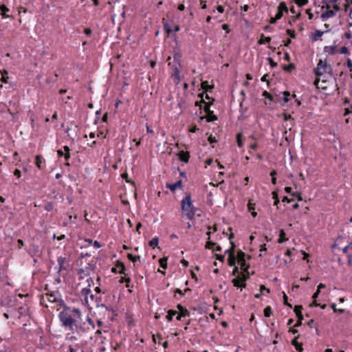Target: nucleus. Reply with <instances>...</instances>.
<instances>
[{
  "instance_id": "42",
  "label": "nucleus",
  "mask_w": 352,
  "mask_h": 352,
  "mask_svg": "<svg viewBox=\"0 0 352 352\" xmlns=\"http://www.w3.org/2000/svg\"><path fill=\"white\" fill-rule=\"evenodd\" d=\"M283 300H284V304L287 305V306H289V307H292L291 305H289L288 302H287V295L285 294V292H283Z\"/></svg>"
},
{
  "instance_id": "63",
  "label": "nucleus",
  "mask_w": 352,
  "mask_h": 352,
  "mask_svg": "<svg viewBox=\"0 0 352 352\" xmlns=\"http://www.w3.org/2000/svg\"><path fill=\"white\" fill-rule=\"evenodd\" d=\"M285 190L286 192L290 193L291 191H292V188L291 187H285Z\"/></svg>"
},
{
  "instance_id": "11",
  "label": "nucleus",
  "mask_w": 352,
  "mask_h": 352,
  "mask_svg": "<svg viewBox=\"0 0 352 352\" xmlns=\"http://www.w3.org/2000/svg\"><path fill=\"white\" fill-rule=\"evenodd\" d=\"M112 271L118 272L119 274H124V271H125L124 265L122 263H118L116 265V267L113 268Z\"/></svg>"
},
{
  "instance_id": "36",
  "label": "nucleus",
  "mask_w": 352,
  "mask_h": 352,
  "mask_svg": "<svg viewBox=\"0 0 352 352\" xmlns=\"http://www.w3.org/2000/svg\"><path fill=\"white\" fill-rule=\"evenodd\" d=\"M335 50L334 47H325L324 52L327 53H333Z\"/></svg>"
},
{
  "instance_id": "48",
  "label": "nucleus",
  "mask_w": 352,
  "mask_h": 352,
  "mask_svg": "<svg viewBox=\"0 0 352 352\" xmlns=\"http://www.w3.org/2000/svg\"><path fill=\"white\" fill-rule=\"evenodd\" d=\"M267 77H268V74H265L264 76H262V78L261 79V81H263V82H268Z\"/></svg>"
},
{
  "instance_id": "10",
  "label": "nucleus",
  "mask_w": 352,
  "mask_h": 352,
  "mask_svg": "<svg viewBox=\"0 0 352 352\" xmlns=\"http://www.w3.org/2000/svg\"><path fill=\"white\" fill-rule=\"evenodd\" d=\"M167 187L171 190L175 191L177 188H182V180H179L174 184H167Z\"/></svg>"
},
{
  "instance_id": "33",
  "label": "nucleus",
  "mask_w": 352,
  "mask_h": 352,
  "mask_svg": "<svg viewBox=\"0 0 352 352\" xmlns=\"http://www.w3.org/2000/svg\"><path fill=\"white\" fill-rule=\"evenodd\" d=\"M214 245H215V243H214L211 242V241H208V242H207V243H206V248H208V249H212V250H213V249H214Z\"/></svg>"
},
{
  "instance_id": "52",
  "label": "nucleus",
  "mask_w": 352,
  "mask_h": 352,
  "mask_svg": "<svg viewBox=\"0 0 352 352\" xmlns=\"http://www.w3.org/2000/svg\"><path fill=\"white\" fill-rule=\"evenodd\" d=\"M221 250V247L219 245L215 244L213 251H220Z\"/></svg>"
},
{
  "instance_id": "23",
  "label": "nucleus",
  "mask_w": 352,
  "mask_h": 352,
  "mask_svg": "<svg viewBox=\"0 0 352 352\" xmlns=\"http://www.w3.org/2000/svg\"><path fill=\"white\" fill-rule=\"evenodd\" d=\"M271 41V38L270 36L265 37L264 38H261L258 41V43L260 45L270 43Z\"/></svg>"
},
{
  "instance_id": "30",
  "label": "nucleus",
  "mask_w": 352,
  "mask_h": 352,
  "mask_svg": "<svg viewBox=\"0 0 352 352\" xmlns=\"http://www.w3.org/2000/svg\"><path fill=\"white\" fill-rule=\"evenodd\" d=\"M130 281H131V279L129 277H122L121 278V280H120L121 283H126V287H129V283H130Z\"/></svg>"
},
{
  "instance_id": "22",
  "label": "nucleus",
  "mask_w": 352,
  "mask_h": 352,
  "mask_svg": "<svg viewBox=\"0 0 352 352\" xmlns=\"http://www.w3.org/2000/svg\"><path fill=\"white\" fill-rule=\"evenodd\" d=\"M0 11L1 12V15L3 18L6 17V13L9 11L8 8L5 6H1L0 7Z\"/></svg>"
},
{
  "instance_id": "12",
  "label": "nucleus",
  "mask_w": 352,
  "mask_h": 352,
  "mask_svg": "<svg viewBox=\"0 0 352 352\" xmlns=\"http://www.w3.org/2000/svg\"><path fill=\"white\" fill-rule=\"evenodd\" d=\"M179 158L181 161L187 162L188 161L189 154L188 153L182 151L179 153Z\"/></svg>"
},
{
  "instance_id": "37",
  "label": "nucleus",
  "mask_w": 352,
  "mask_h": 352,
  "mask_svg": "<svg viewBox=\"0 0 352 352\" xmlns=\"http://www.w3.org/2000/svg\"><path fill=\"white\" fill-rule=\"evenodd\" d=\"M174 76H175V78L177 80V82H179V81L180 80V76L179 75V71L177 69H175Z\"/></svg>"
},
{
  "instance_id": "2",
  "label": "nucleus",
  "mask_w": 352,
  "mask_h": 352,
  "mask_svg": "<svg viewBox=\"0 0 352 352\" xmlns=\"http://www.w3.org/2000/svg\"><path fill=\"white\" fill-rule=\"evenodd\" d=\"M183 215L192 220L195 216L197 208L194 206L190 195H186L181 201Z\"/></svg>"
},
{
  "instance_id": "31",
  "label": "nucleus",
  "mask_w": 352,
  "mask_h": 352,
  "mask_svg": "<svg viewBox=\"0 0 352 352\" xmlns=\"http://www.w3.org/2000/svg\"><path fill=\"white\" fill-rule=\"evenodd\" d=\"M292 344H293V345L295 346L296 349L298 351V352L302 351V347L298 344V343L296 342V340H294L292 341Z\"/></svg>"
},
{
  "instance_id": "34",
  "label": "nucleus",
  "mask_w": 352,
  "mask_h": 352,
  "mask_svg": "<svg viewBox=\"0 0 352 352\" xmlns=\"http://www.w3.org/2000/svg\"><path fill=\"white\" fill-rule=\"evenodd\" d=\"M237 144L239 147H242L243 146V142L241 140V135L239 133L237 135Z\"/></svg>"
},
{
  "instance_id": "19",
  "label": "nucleus",
  "mask_w": 352,
  "mask_h": 352,
  "mask_svg": "<svg viewBox=\"0 0 352 352\" xmlns=\"http://www.w3.org/2000/svg\"><path fill=\"white\" fill-rule=\"evenodd\" d=\"M283 99L285 102H287L289 100L290 93L288 91H285L282 93Z\"/></svg>"
},
{
  "instance_id": "56",
  "label": "nucleus",
  "mask_w": 352,
  "mask_h": 352,
  "mask_svg": "<svg viewBox=\"0 0 352 352\" xmlns=\"http://www.w3.org/2000/svg\"><path fill=\"white\" fill-rule=\"evenodd\" d=\"M182 264L185 266V267H187L188 265V262L184 259H183L182 261H181Z\"/></svg>"
},
{
  "instance_id": "44",
  "label": "nucleus",
  "mask_w": 352,
  "mask_h": 352,
  "mask_svg": "<svg viewBox=\"0 0 352 352\" xmlns=\"http://www.w3.org/2000/svg\"><path fill=\"white\" fill-rule=\"evenodd\" d=\"M201 85H202V87H203L204 89H208V88L211 89V88H212V87H210L208 85V82H206V81H205V82H203L201 83Z\"/></svg>"
},
{
  "instance_id": "53",
  "label": "nucleus",
  "mask_w": 352,
  "mask_h": 352,
  "mask_svg": "<svg viewBox=\"0 0 352 352\" xmlns=\"http://www.w3.org/2000/svg\"><path fill=\"white\" fill-rule=\"evenodd\" d=\"M198 130L197 127L196 126H192L190 129V131L191 133H195Z\"/></svg>"
},
{
  "instance_id": "8",
  "label": "nucleus",
  "mask_w": 352,
  "mask_h": 352,
  "mask_svg": "<svg viewBox=\"0 0 352 352\" xmlns=\"http://www.w3.org/2000/svg\"><path fill=\"white\" fill-rule=\"evenodd\" d=\"M80 319H78V322L74 324V326L80 331L86 332L90 330V327L85 322H81Z\"/></svg>"
},
{
  "instance_id": "54",
  "label": "nucleus",
  "mask_w": 352,
  "mask_h": 352,
  "mask_svg": "<svg viewBox=\"0 0 352 352\" xmlns=\"http://www.w3.org/2000/svg\"><path fill=\"white\" fill-rule=\"evenodd\" d=\"M217 10H218L219 12L222 13V12H223V11H224V8H223V7L222 6H219L217 7Z\"/></svg>"
},
{
  "instance_id": "28",
  "label": "nucleus",
  "mask_w": 352,
  "mask_h": 352,
  "mask_svg": "<svg viewBox=\"0 0 352 352\" xmlns=\"http://www.w3.org/2000/svg\"><path fill=\"white\" fill-rule=\"evenodd\" d=\"M301 309H302L301 306H296L294 307V311L296 313V315H297L298 318H300V316H302L301 315V311H300Z\"/></svg>"
},
{
  "instance_id": "15",
  "label": "nucleus",
  "mask_w": 352,
  "mask_h": 352,
  "mask_svg": "<svg viewBox=\"0 0 352 352\" xmlns=\"http://www.w3.org/2000/svg\"><path fill=\"white\" fill-rule=\"evenodd\" d=\"M278 10L283 13V12H287L288 11V9L286 3L283 1L280 2L278 6Z\"/></svg>"
},
{
  "instance_id": "50",
  "label": "nucleus",
  "mask_w": 352,
  "mask_h": 352,
  "mask_svg": "<svg viewBox=\"0 0 352 352\" xmlns=\"http://www.w3.org/2000/svg\"><path fill=\"white\" fill-rule=\"evenodd\" d=\"M325 287V285L323 284V283H320L318 285V289L317 290H318L319 292H320V289H323Z\"/></svg>"
},
{
  "instance_id": "39",
  "label": "nucleus",
  "mask_w": 352,
  "mask_h": 352,
  "mask_svg": "<svg viewBox=\"0 0 352 352\" xmlns=\"http://www.w3.org/2000/svg\"><path fill=\"white\" fill-rule=\"evenodd\" d=\"M283 13L278 11V12L276 13V14L275 15V20H279L281 19V17L283 16Z\"/></svg>"
},
{
  "instance_id": "51",
  "label": "nucleus",
  "mask_w": 352,
  "mask_h": 352,
  "mask_svg": "<svg viewBox=\"0 0 352 352\" xmlns=\"http://www.w3.org/2000/svg\"><path fill=\"white\" fill-rule=\"evenodd\" d=\"M94 246L96 248H100L101 247V245L98 241H95L94 243Z\"/></svg>"
},
{
  "instance_id": "21",
  "label": "nucleus",
  "mask_w": 352,
  "mask_h": 352,
  "mask_svg": "<svg viewBox=\"0 0 352 352\" xmlns=\"http://www.w3.org/2000/svg\"><path fill=\"white\" fill-rule=\"evenodd\" d=\"M272 314V309L270 306H267L264 309V316L267 318L270 317Z\"/></svg>"
},
{
  "instance_id": "7",
  "label": "nucleus",
  "mask_w": 352,
  "mask_h": 352,
  "mask_svg": "<svg viewBox=\"0 0 352 352\" xmlns=\"http://www.w3.org/2000/svg\"><path fill=\"white\" fill-rule=\"evenodd\" d=\"M58 272L60 273L63 270H66L67 269V265L66 263V258L63 256H59L58 258Z\"/></svg>"
},
{
  "instance_id": "32",
  "label": "nucleus",
  "mask_w": 352,
  "mask_h": 352,
  "mask_svg": "<svg viewBox=\"0 0 352 352\" xmlns=\"http://www.w3.org/2000/svg\"><path fill=\"white\" fill-rule=\"evenodd\" d=\"M164 30H166V32L167 33H170L171 32H173V30L171 29L170 26L169 25L168 23H164Z\"/></svg>"
},
{
  "instance_id": "29",
  "label": "nucleus",
  "mask_w": 352,
  "mask_h": 352,
  "mask_svg": "<svg viewBox=\"0 0 352 352\" xmlns=\"http://www.w3.org/2000/svg\"><path fill=\"white\" fill-rule=\"evenodd\" d=\"M86 320L87 322V324L89 325L90 329H94L95 328V326H94L93 320L89 317H87Z\"/></svg>"
},
{
  "instance_id": "40",
  "label": "nucleus",
  "mask_w": 352,
  "mask_h": 352,
  "mask_svg": "<svg viewBox=\"0 0 352 352\" xmlns=\"http://www.w3.org/2000/svg\"><path fill=\"white\" fill-rule=\"evenodd\" d=\"M69 352H82V351L79 349V348H73V347H69Z\"/></svg>"
},
{
  "instance_id": "5",
  "label": "nucleus",
  "mask_w": 352,
  "mask_h": 352,
  "mask_svg": "<svg viewBox=\"0 0 352 352\" xmlns=\"http://www.w3.org/2000/svg\"><path fill=\"white\" fill-rule=\"evenodd\" d=\"M232 243V247L230 249L227 250L226 251V252H228V254H229L228 259V265L230 266H234L236 264V257L234 254V245L233 243Z\"/></svg>"
},
{
  "instance_id": "41",
  "label": "nucleus",
  "mask_w": 352,
  "mask_h": 352,
  "mask_svg": "<svg viewBox=\"0 0 352 352\" xmlns=\"http://www.w3.org/2000/svg\"><path fill=\"white\" fill-rule=\"evenodd\" d=\"M287 34L289 36H290L292 38H294L295 37V32L294 30H287Z\"/></svg>"
},
{
  "instance_id": "49",
  "label": "nucleus",
  "mask_w": 352,
  "mask_h": 352,
  "mask_svg": "<svg viewBox=\"0 0 352 352\" xmlns=\"http://www.w3.org/2000/svg\"><path fill=\"white\" fill-rule=\"evenodd\" d=\"M14 174L15 176L18 177H21V172L18 169H16L14 172Z\"/></svg>"
},
{
  "instance_id": "55",
  "label": "nucleus",
  "mask_w": 352,
  "mask_h": 352,
  "mask_svg": "<svg viewBox=\"0 0 352 352\" xmlns=\"http://www.w3.org/2000/svg\"><path fill=\"white\" fill-rule=\"evenodd\" d=\"M302 320V316H300V318H298V322L295 324V327H298L299 325L301 324V321Z\"/></svg>"
},
{
  "instance_id": "60",
  "label": "nucleus",
  "mask_w": 352,
  "mask_h": 352,
  "mask_svg": "<svg viewBox=\"0 0 352 352\" xmlns=\"http://www.w3.org/2000/svg\"><path fill=\"white\" fill-rule=\"evenodd\" d=\"M272 196H273V199H278V193H277V192H276V191H274V192H272Z\"/></svg>"
},
{
  "instance_id": "9",
  "label": "nucleus",
  "mask_w": 352,
  "mask_h": 352,
  "mask_svg": "<svg viewBox=\"0 0 352 352\" xmlns=\"http://www.w3.org/2000/svg\"><path fill=\"white\" fill-rule=\"evenodd\" d=\"M64 151H65V153L62 150H58L57 151L58 155L59 157L64 156L66 161H67L70 157V153H69V148L67 146H64Z\"/></svg>"
},
{
  "instance_id": "61",
  "label": "nucleus",
  "mask_w": 352,
  "mask_h": 352,
  "mask_svg": "<svg viewBox=\"0 0 352 352\" xmlns=\"http://www.w3.org/2000/svg\"><path fill=\"white\" fill-rule=\"evenodd\" d=\"M208 140L210 143L216 142L215 138H213L212 136L209 137Z\"/></svg>"
},
{
  "instance_id": "35",
  "label": "nucleus",
  "mask_w": 352,
  "mask_h": 352,
  "mask_svg": "<svg viewBox=\"0 0 352 352\" xmlns=\"http://www.w3.org/2000/svg\"><path fill=\"white\" fill-rule=\"evenodd\" d=\"M217 120V117L214 115L209 114L207 117L208 122H212Z\"/></svg>"
},
{
  "instance_id": "59",
  "label": "nucleus",
  "mask_w": 352,
  "mask_h": 352,
  "mask_svg": "<svg viewBox=\"0 0 352 352\" xmlns=\"http://www.w3.org/2000/svg\"><path fill=\"white\" fill-rule=\"evenodd\" d=\"M237 273H238V267L235 266L233 270V272H232V275L236 276Z\"/></svg>"
},
{
  "instance_id": "14",
  "label": "nucleus",
  "mask_w": 352,
  "mask_h": 352,
  "mask_svg": "<svg viewBox=\"0 0 352 352\" xmlns=\"http://www.w3.org/2000/svg\"><path fill=\"white\" fill-rule=\"evenodd\" d=\"M287 240V239L285 237V232H284L283 230H280V234H279V237L278 239V243H282L286 241Z\"/></svg>"
},
{
  "instance_id": "46",
  "label": "nucleus",
  "mask_w": 352,
  "mask_h": 352,
  "mask_svg": "<svg viewBox=\"0 0 352 352\" xmlns=\"http://www.w3.org/2000/svg\"><path fill=\"white\" fill-rule=\"evenodd\" d=\"M263 290H266L267 292L270 293V289H269L266 288L264 285H261L260 286V291H261V292L263 293Z\"/></svg>"
},
{
  "instance_id": "3",
  "label": "nucleus",
  "mask_w": 352,
  "mask_h": 352,
  "mask_svg": "<svg viewBox=\"0 0 352 352\" xmlns=\"http://www.w3.org/2000/svg\"><path fill=\"white\" fill-rule=\"evenodd\" d=\"M330 71L331 69L327 66L326 62L322 60H320L316 68L315 69V74L317 78L314 80V85L317 86L320 81V77Z\"/></svg>"
},
{
  "instance_id": "4",
  "label": "nucleus",
  "mask_w": 352,
  "mask_h": 352,
  "mask_svg": "<svg viewBox=\"0 0 352 352\" xmlns=\"http://www.w3.org/2000/svg\"><path fill=\"white\" fill-rule=\"evenodd\" d=\"M248 278V275H246L244 272L241 273L232 280L234 286L237 287H245V283L244 282Z\"/></svg>"
},
{
  "instance_id": "58",
  "label": "nucleus",
  "mask_w": 352,
  "mask_h": 352,
  "mask_svg": "<svg viewBox=\"0 0 352 352\" xmlns=\"http://www.w3.org/2000/svg\"><path fill=\"white\" fill-rule=\"evenodd\" d=\"M84 32H85V33L86 34H87V35H89V34H91V29H89V28H86V29H85V31H84Z\"/></svg>"
},
{
  "instance_id": "17",
  "label": "nucleus",
  "mask_w": 352,
  "mask_h": 352,
  "mask_svg": "<svg viewBox=\"0 0 352 352\" xmlns=\"http://www.w3.org/2000/svg\"><path fill=\"white\" fill-rule=\"evenodd\" d=\"M245 254L244 252H243L242 251L238 252V253H237L238 263H241L243 261L245 260Z\"/></svg>"
},
{
  "instance_id": "47",
  "label": "nucleus",
  "mask_w": 352,
  "mask_h": 352,
  "mask_svg": "<svg viewBox=\"0 0 352 352\" xmlns=\"http://www.w3.org/2000/svg\"><path fill=\"white\" fill-rule=\"evenodd\" d=\"M306 13L308 14V16H309V19H313L314 15H313V14L311 12L310 10H306Z\"/></svg>"
},
{
  "instance_id": "62",
  "label": "nucleus",
  "mask_w": 352,
  "mask_h": 352,
  "mask_svg": "<svg viewBox=\"0 0 352 352\" xmlns=\"http://www.w3.org/2000/svg\"><path fill=\"white\" fill-rule=\"evenodd\" d=\"M178 9L181 11H183L185 9V6L184 4H180L178 6Z\"/></svg>"
},
{
  "instance_id": "26",
  "label": "nucleus",
  "mask_w": 352,
  "mask_h": 352,
  "mask_svg": "<svg viewBox=\"0 0 352 352\" xmlns=\"http://www.w3.org/2000/svg\"><path fill=\"white\" fill-rule=\"evenodd\" d=\"M320 292H319L318 290H317V291L316 292V293H314V295H313V296H312V298H313V299H314V302H313V305H314V306H316V307L319 306V304H318V303L316 302V298L318 297V294H320Z\"/></svg>"
},
{
  "instance_id": "57",
  "label": "nucleus",
  "mask_w": 352,
  "mask_h": 352,
  "mask_svg": "<svg viewBox=\"0 0 352 352\" xmlns=\"http://www.w3.org/2000/svg\"><path fill=\"white\" fill-rule=\"evenodd\" d=\"M257 147V145L256 143H254L250 146V148L252 150H255Z\"/></svg>"
},
{
  "instance_id": "6",
  "label": "nucleus",
  "mask_w": 352,
  "mask_h": 352,
  "mask_svg": "<svg viewBox=\"0 0 352 352\" xmlns=\"http://www.w3.org/2000/svg\"><path fill=\"white\" fill-rule=\"evenodd\" d=\"M47 301L52 303H56L57 305H64L59 296L56 294H51L47 295Z\"/></svg>"
},
{
  "instance_id": "38",
  "label": "nucleus",
  "mask_w": 352,
  "mask_h": 352,
  "mask_svg": "<svg viewBox=\"0 0 352 352\" xmlns=\"http://www.w3.org/2000/svg\"><path fill=\"white\" fill-rule=\"evenodd\" d=\"M5 74H8V72L6 71H4L3 74H2L1 81L5 82V83H7L8 82V80H7L8 77H6Z\"/></svg>"
},
{
  "instance_id": "64",
  "label": "nucleus",
  "mask_w": 352,
  "mask_h": 352,
  "mask_svg": "<svg viewBox=\"0 0 352 352\" xmlns=\"http://www.w3.org/2000/svg\"><path fill=\"white\" fill-rule=\"evenodd\" d=\"M347 66L349 68L352 67V61L350 59L347 60Z\"/></svg>"
},
{
  "instance_id": "43",
  "label": "nucleus",
  "mask_w": 352,
  "mask_h": 352,
  "mask_svg": "<svg viewBox=\"0 0 352 352\" xmlns=\"http://www.w3.org/2000/svg\"><path fill=\"white\" fill-rule=\"evenodd\" d=\"M248 210L250 211L254 210L255 209V205L251 202L248 203Z\"/></svg>"
},
{
  "instance_id": "27",
  "label": "nucleus",
  "mask_w": 352,
  "mask_h": 352,
  "mask_svg": "<svg viewBox=\"0 0 352 352\" xmlns=\"http://www.w3.org/2000/svg\"><path fill=\"white\" fill-rule=\"evenodd\" d=\"M241 266V269L244 271V272L248 270V266L246 265L245 260L243 261L241 263H238Z\"/></svg>"
},
{
  "instance_id": "25",
  "label": "nucleus",
  "mask_w": 352,
  "mask_h": 352,
  "mask_svg": "<svg viewBox=\"0 0 352 352\" xmlns=\"http://www.w3.org/2000/svg\"><path fill=\"white\" fill-rule=\"evenodd\" d=\"M298 6H303L308 3V0H294Z\"/></svg>"
},
{
  "instance_id": "16",
  "label": "nucleus",
  "mask_w": 352,
  "mask_h": 352,
  "mask_svg": "<svg viewBox=\"0 0 352 352\" xmlns=\"http://www.w3.org/2000/svg\"><path fill=\"white\" fill-rule=\"evenodd\" d=\"M167 257H164L159 260L160 267L163 269H166L167 267Z\"/></svg>"
},
{
  "instance_id": "24",
  "label": "nucleus",
  "mask_w": 352,
  "mask_h": 352,
  "mask_svg": "<svg viewBox=\"0 0 352 352\" xmlns=\"http://www.w3.org/2000/svg\"><path fill=\"white\" fill-rule=\"evenodd\" d=\"M127 257L133 263H135L137 260H139L140 258L139 256H133L131 254H128Z\"/></svg>"
},
{
  "instance_id": "13",
  "label": "nucleus",
  "mask_w": 352,
  "mask_h": 352,
  "mask_svg": "<svg viewBox=\"0 0 352 352\" xmlns=\"http://www.w3.org/2000/svg\"><path fill=\"white\" fill-rule=\"evenodd\" d=\"M45 160L43 159V157L40 155H37L36 157V164L38 168H42V164H44Z\"/></svg>"
},
{
  "instance_id": "45",
  "label": "nucleus",
  "mask_w": 352,
  "mask_h": 352,
  "mask_svg": "<svg viewBox=\"0 0 352 352\" xmlns=\"http://www.w3.org/2000/svg\"><path fill=\"white\" fill-rule=\"evenodd\" d=\"M263 96H266L267 98L272 100V96L271 94H270L267 91H265L263 92Z\"/></svg>"
},
{
  "instance_id": "1",
  "label": "nucleus",
  "mask_w": 352,
  "mask_h": 352,
  "mask_svg": "<svg viewBox=\"0 0 352 352\" xmlns=\"http://www.w3.org/2000/svg\"><path fill=\"white\" fill-rule=\"evenodd\" d=\"M63 307L58 314V318L63 327L72 329L78 319H81L82 313L79 309L71 308L65 305H63Z\"/></svg>"
},
{
  "instance_id": "20",
  "label": "nucleus",
  "mask_w": 352,
  "mask_h": 352,
  "mask_svg": "<svg viewBox=\"0 0 352 352\" xmlns=\"http://www.w3.org/2000/svg\"><path fill=\"white\" fill-rule=\"evenodd\" d=\"M176 314V311L173 310H169L168 314L166 316V318L168 321H171L173 316Z\"/></svg>"
},
{
  "instance_id": "18",
  "label": "nucleus",
  "mask_w": 352,
  "mask_h": 352,
  "mask_svg": "<svg viewBox=\"0 0 352 352\" xmlns=\"http://www.w3.org/2000/svg\"><path fill=\"white\" fill-rule=\"evenodd\" d=\"M158 243H159L158 239L157 237H155V238L152 239L151 241H150L149 245H150L151 247L154 248L156 246H157Z\"/></svg>"
}]
</instances>
